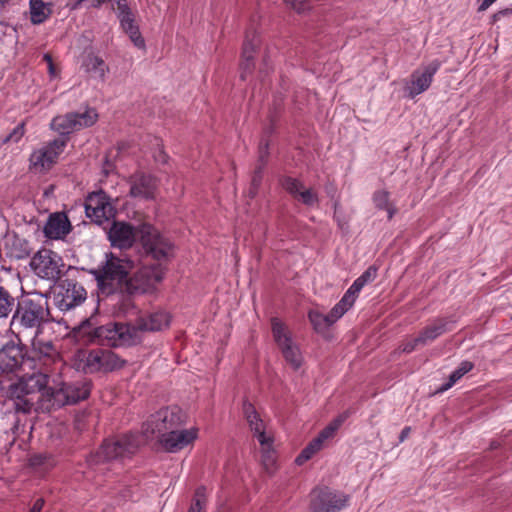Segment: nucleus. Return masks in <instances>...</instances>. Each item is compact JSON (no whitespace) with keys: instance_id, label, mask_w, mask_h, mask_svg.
I'll return each mask as SVG.
<instances>
[{"instance_id":"f257e3e1","label":"nucleus","mask_w":512,"mask_h":512,"mask_svg":"<svg viewBox=\"0 0 512 512\" xmlns=\"http://www.w3.org/2000/svg\"><path fill=\"white\" fill-rule=\"evenodd\" d=\"M48 375L34 372L29 378L10 387V400L17 413L28 414L32 411L50 412L67 404L85 400L90 394L89 384H63L54 389L47 387Z\"/></svg>"},{"instance_id":"f03ea898","label":"nucleus","mask_w":512,"mask_h":512,"mask_svg":"<svg viewBox=\"0 0 512 512\" xmlns=\"http://www.w3.org/2000/svg\"><path fill=\"white\" fill-rule=\"evenodd\" d=\"M136 237L140 238L147 255L155 260H166L172 255V243L149 224H142L135 229L125 222H113L108 231V239L113 247L120 249L133 245Z\"/></svg>"},{"instance_id":"7ed1b4c3","label":"nucleus","mask_w":512,"mask_h":512,"mask_svg":"<svg viewBox=\"0 0 512 512\" xmlns=\"http://www.w3.org/2000/svg\"><path fill=\"white\" fill-rule=\"evenodd\" d=\"M97 120L98 113L93 108H87L84 112H69L54 117L50 126L60 136L45 144L32 157H35L36 160H54L64 151L69 134L91 127Z\"/></svg>"},{"instance_id":"20e7f679","label":"nucleus","mask_w":512,"mask_h":512,"mask_svg":"<svg viewBox=\"0 0 512 512\" xmlns=\"http://www.w3.org/2000/svg\"><path fill=\"white\" fill-rule=\"evenodd\" d=\"M48 318V300L43 295L36 294L17 303L10 321V330L19 339L21 335L36 336Z\"/></svg>"},{"instance_id":"39448f33","label":"nucleus","mask_w":512,"mask_h":512,"mask_svg":"<svg viewBox=\"0 0 512 512\" xmlns=\"http://www.w3.org/2000/svg\"><path fill=\"white\" fill-rule=\"evenodd\" d=\"M0 371L7 376L17 377V383L23 378H29L34 372H41L36 368L34 358L26 356L24 348L14 342L7 343L0 349ZM13 384L16 382L9 388ZM8 394L10 395V389Z\"/></svg>"},{"instance_id":"423d86ee","label":"nucleus","mask_w":512,"mask_h":512,"mask_svg":"<svg viewBox=\"0 0 512 512\" xmlns=\"http://www.w3.org/2000/svg\"><path fill=\"white\" fill-rule=\"evenodd\" d=\"M123 361L111 350H78L74 355V366L86 374L109 372L121 368Z\"/></svg>"},{"instance_id":"0eeeda50","label":"nucleus","mask_w":512,"mask_h":512,"mask_svg":"<svg viewBox=\"0 0 512 512\" xmlns=\"http://www.w3.org/2000/svg\"><path fill=\"white\" fill-rule=\"evenodd\" d=\"M243 412L253 436L259 442L263 466L270 473L273 471L276 464L273 438L271 434L266 431L264 421L260 418L251 403L247 401L243 403Z\"/></svg>"},{"instance_id":"6e6552de","label":"nucleus","mask_w":512,"mask_h":512,"mask_svg":"<svg viewBox=\"0 0 512 512\" xmlns=\"http://www.w3.org/2000/svg\"><path fill=\"white\" fill-rule=\"evenodd\" d=\"M133 268V262L127 259L116 257L112 254L106 256L104 265L94 269L91 273L103 291L110 293L114 286L128 281V274Z\"/></svg>"},{"instance_id":"1a4fd4ad","label":"nucleus","mask_w":512,"mask_h":512,"mask_svg":"<svg viewBox=\"0 0 512 512\" xmlns=\"http://www.w3.org/2000/svg\"><path fill=\"white\" fill-rule=\"evenodd\" d=\"M184 424V416L178 407L162 408L152 414L143 425V434L146 439L156 436L161 438L164 434L180 428Z\"/></svg>"},{"instance_id":"9d476101","label":"nucleus","mask_w":512,"mask_h":512,"mask_svg":"<svg viewBox=\"0 0 512 512\" xmlns=\"http://www.w3.org/2000/svg\"><path fill=\"white\" fill-rule=\"evenodd\" d=\"M95 337L103 345L118 347L137 343V328L130 324L110 322L95 329Z\"/></svg>"},{"instance_id":"9b49d317","label":"nucleus","mask_w":512,"mask_h":512,"mask_svg":"<svg viewBox=\"0 0 512 512\" xmlns=\"http://www.w3.org/2000/svg\"><path fill=\"white\" fill-rule=\"evenodd\" d=\"M140 445V439L137 435L127 434L114 439L104 441L100 450L95 456V462L111 461L122 459L133 454Z\"/></svg>"},{"instance_id":"f8f14e48","label":"nucleus","mask_w":512,"mask_h":512,"mask_svg":"<svg viewBox=\"0 0 512 512\" xmlns=\"http://www.w3.org/2000/svg\"><path fill=\"white\" fill-rule=\"evenodd\" d=\"M273 338L282 352L286 362L298 369L302 365L303 357L297 344L292 340L287 327L277 318L271 321Z\"/></svg>"},{"instance_id":"ddd939ff","label":"nucleus","mask_w":512,"mask_h":512,"mask_svg":"<svg viewBox=\"0 0 512 512\" xmlns=\"http://www.w3.org/2000/svg\"><path fill=\"white\" fill-rule=\"evenodd\" d=\"M85 299L86 290L73 280L62 281L53 292L54 304L61 311H69L82 304Z\"/></svg>"},{"instance_id":"4468645a","label":"nucleus","mask_w":512,"mask_h":512,"mask_svg":"<svg viewBox=\"0 0 512 512\" xmlns=\"http://www.w3.org/2000/svg\"><path fill=\"white\" fill-rule=\"evenodd\" d=\"M165 270L160 263L143 265L133 277L127 281L130 293H146L162 281Z\"/></svg>"},{"instance_id":"2eb2a0df","label":"nucleus","mask_w":512,"mask_h":512,"mask_svg":"<svg viewBox=\"0 0 512 512\" xmlns=\"http://www.w3.org/2000/svg\"><path fill=\"white\" fill-rule=\"evenodd\" d=\"M31 269L42 279L55 280L61 274L62 258L49 249L39 250L31 259Z\"/></svg>"},{"instance_id":"dca6fc26","label":"nucleus","mask_w":512,"mask_h":512,"mask_svg":"<svg viewBox=\"0 0 512 512\" xmlns=\"http://www.w3.org/2000/svg\"><path fill=\"white\" fill-rule=\"evenodd\" d=\"M346 418L347 415L344 413L333 419L323 430L320 431L318 436L309 442V444L301 451L295 460L296 463L298 465H302L311 459L313 455L319 452L325 446L327 441L334 438L336 432L345 422Z\"/></svg>"},{"instance_id":"f3484780","label":"nucleus","mask_w":512,"mask_h":512,"mask_svg":"<svg viewBox=\"0 0 512 512\" xmlns=\"http://www.w3.org/2000/svg\"><path fill=\"white\" fill-rule=\"evenodd\" d=\"M349 501V496L328 488L315 489L311 494V509L313 512H338Z\"/></svg>"},{"instance_id":"a211bd4d","label":"nucleus","mask_w":512,"mask_h":512,"mask_svg":"<svg viewBox=\"0 0 512 512\" xmlns=\"http://www.w3.org/2000/svg\"><path fill=\"white\" fill-rule=\"evenodd\" d=\"M85 211L87 217L97 224H102L115 215V209L110 199L103 191L93 192L87 197Z\"/></svg>"},{"instance_id":"6ab92c4d","label":"nucleus","mask_w":512,"mask_h":512,"mask_svg":"<svg viewBox=\"0 0 512 512\" xmlns=\"http://www.w3.org/2000/svg\"><path fill=\"white\" fill-rule=\"evenodd\" d=\"M441 64L440 60L434 59L427 65H422L411 74L410 84L407 88L410 98H415L430 87L433 77L440 69Z\"/></svg>"},{"instance_id":"aec40b11","label":"nucleus","mask_w":512,"mask_h":512,"mask_svg":"<svg viewBox=\"0 0 512 512\" xmlns=\"http://www.w3.org/2000/svg\"><path fill=\"white\" fill-rule=\"evenodd\" d=\"M260 43L261 39L258 32L252 27L248 28L245 33L240 62V77L242 80H246L254 71V56Z\"/></svg>"},{"instance_id":"412c9836","label":"nucleus","mask_w":512,"mask_h":512,"mask_svg":"<svg viewBox=\"0 0 512 512\" xmlns=\"http://www.w3.org/2000/svg\"><path fill=\"white\" fill-rule=\"evenodd\" d=\"M198 436L197 428L174 429L159 439L161 446L168 452L175 453L193 443Z\"/></svg>"},{"instance_id":"4be33fe9","label":"nucleus","mask_w":512,"mask_h":512,"mask_svg":"<svg viewBox=\"0 0 512 512\" xmlns=\"http://www.w3.org/2000/svg\"><path fill=\"white\" fill-rule=\"evenodd\" d=\"M349 309L348 305L343 303L341 298L327 315L318 311H311L308 316L314 329L317 331H323L339 320Z\"/></svg>"},{"instance_id":"5701e85b","label":"nucleus","mask_w":512,"mask_h":512,"mask_svg":"<svg viewBox=\"0 0 512 512\" xmlns=\"http://www.w3.org/2000/svg\"><path fill=\"white\" fill-rule=\"evenodd\" d=\"M170 317L167 312L157 311L137 319L133 327L137 328V342L140 340V333L144 331H160L168 327Z\"/></svg>"},{"instance_id":"b1692460","label":"nucleus","mask_w":512,"mask_h":512,"mask_svg":"<svg viewBox=\"0 0 512 512\" xmlns=\"http://www.w3.org/2000/svg\"><path fill=\"white\" fill-rule=\"evenodd\" d=\"M282 187L295 199L307 206L318 202V197L311 189L304 188L303 184L296 178L286 176L281 180Z\"/></svg>"},{"instance_id":"393cba45","label":"nucleus","mask_w":512,"mask_h":512,"mask_svg":"<svg viewBox=\"0 0 512 512\" xmlns=\"http://www.w3.org/2000/svg\"><path fill=\"white\" fill-rule=\"evenodd\" d=\"M43 231L49 239H62L71 231V223L65 213H53L49 216Z\"/></svg>"},{"instance_id":"a878e982","label":"nucleus","mask_w":512,"mask_h":512,"mask_svg":"<svg viewBox=\"0 0 512 512\" xmlns=\"http://www.w3.org/2000/svg\"><path fill=\"white\" fill-rule=\"evenodd\" d=\"M377 277V268L374 266L368 267L348 288L345 294L342 296L343 303H346L348 307L351 309L354 305L358 294L362 290V288Z\"/></svg>"},{"instance_id":"bb28decb","label":"nucleus","mask_w":512,"mask_h":512,"mask_svg":"<svg viewBox=\"0 0 512 512\" xmlns=\"http://www.w3.org/2000/svg\"><path fill=\"white\" fill-rule=\"evenodd\" d=\"M156 182L150 176L139 177L131 187V194L134 197L151 199L155 195Z\"/></svg>"},{"instance_id":"cd10ccee","label":"nucleus","mask_w":512,"mask_h":512,"mask_svg":"<svg viewBox=\"0 0 512 512\" xmlns=\"http://www.w3.org/2000/svg\"><path fill=\"white\" fill-rule=\"evenodd\" d=\"M30 20L33 24L38 25L44 23L52 14L51 3L43 0H30Z\"/></svg>"},{"instance_id":"c85d7f7f","label":"nucleus","mask_w":512,"mask_h":512,"mask_svg":"<svg viewBox=\"0 0 512 512\" xmlns=\"http://www.w3.org/2000/svg\"><path fill=\"white\" fill-rule=\"evenodd\" d=\"M447 330V323L444 320H436L424 328L419 336H417V342H422V346H425Z\"/></svg>"},{"instance_id":"c756f323","label":"nucleus","mask_w":512,"mask_h":512,"mask_svg":"<svg viewBox=\"0 0 512 512\" xmlns=\"http://www.w3.org/2000/svg\"><path fill=\"white\" fill-rule=\"evenodd\" d=\"M82 66L85 68L86 72L92 73L101 80H104L106 72L108 71V67L104 60L93 53H89L85 57Z\"/></svg>"},{"instance_id":"7c9ffc66","label":"nucleus","mask_w":512,"mask_h":512,"mask_svg":"<svg viewBox=\"0 0 512 512\" xmlns=\"http://www.w3.org/2000/svg\"><path fill=\"white\" fill-rule=\"evenodd\" d=\"M135 150V145L127 141H121L115 147L109 150L104 160H116L118 158H127L134 155Z\"/></svg>"},{"instance_id":"2f4dec72","label":"nucleus","mask_w":512,"mask_h":512,"mask_svg":"<svg viewBox=\"0 0 512 512\" xmlns=\"http://www.w3.org/2000/svg\"><path fill=\"white\" fill-rule=\"evenodd\" d=\"M474 365L470 361H463L449 376V380L439 388V392H444L456 384L466 373L473 369Z\"/></svg>"},{"instance_id":"473e14b6","label":"nucleus","mask_w":512,"mask_h":512,"mask_svg":"<svg viewBox=\"0 0 512 512\" xmlns=\"http://www.w3.org/2000/svg\"><path fill=\"white\" fill-rule=\"evenodd\" d=\"M32 353L34 354V356H32L34 359L36 356L53 358L56 355V350L50 341L44 342L33 338Z\"/></svg>"},{"instance_id":"72a5a7b5","label":"nucleus","mask_w":512,"mask_h":512,"mask_svg":"<svg viewBox=\"0 0 512 512\" xmlns=\"http://www.w3.org/2000/svg\"><path fill=\"white\" fill-rule=\"evenodd\" d=\"M15 307V298L11 293L0 286V319L7 318Z\"/></svg>"},{"instance_id":"f704fd0d","label":"nucleus","mask_w":512,"mask_h":512,"mask_svg":"<svg viewBox=\"0 0 512 512\" xmlns=\"http://www.w3.org/2000/svg\"><path fill=\"white\" fill-rule=\"evenodd\" d=\"M373 201L377 208L384 209L388 213V219H391L396 213L395 207L389 201V193L385 190H380L374 193Z\"/></svg>"},{"instance_id":"c9c22d12","label":"nucleus","mask_w":512,"mask_h":512,"mask_svg":"<svg viewBox=\"0 0 512 512\" xmlns=\"http://www.w3.org/2000/svg\"><path fill=\"white\" fill-rule=\"evenodd\" d=\"M206 495L205 488H198L188 512H205Z\"/></svg>"},{"instance_id":"e433bc0d","label":"nucleus","mask_w":512,"mask_h":512,"mask_svg":"<svg viewBox=\"0 0 512 512\" xmlns=\"http://www.w3.org/2000/svg\"><path fill=\"white\" fill-rule=\"evenodd\" d=\"M24 134H25V123L21 122L12 130V132L9 135H7L4 138L3 144H6L8 142L17 143L24 136Z\"/></svg>"},{"instance_id":"4c0bfd02","label":"nucleus","mask_w":512,"mask_h":512,"mask_svg":"<svg viewBox=\"0 0 512 512\" xmlns=\"http://www.w3.org/2000/svg\"><path fill=\"white\" fill-rule=\"evenodd\" d=\"M287 5H290L298 13H303L309 9L306 0H283Z\"/></svg>"},{"instance_id":"58836bf2","label":"nucleus","mask_w":512,"mask_h":512,"mask_svg":"<svg viewBox=\"0 0 512 512\" xmlns=\"http://www.w3.org/2000/svg\"><path fill=\"white\" fill-rule=\"evenodd\" d=\"M132 43L139 49H145V40L142 37L140 30H136L128 35Z\"/></svg>"},{"instance_id":"ea45409f","label":"nucleus","mask_w":512,"mask_h":512,"mask_svg":"<svg viewBox=\"0 0 512 512\" xmlns=\"http://www.w3.org/2000/svg\"><path fill=\"white\" fill-rule=\"evenodd\" d=\"M418 346H422V342H417V337L407 340L400 346L402 352L405 353H411L414 351Z\"/></svg>"},{"instance_id":"a19ab883","label":"nucleus","mask_w":512,"mask_h":512,"mask_svg":"<svg viewBox=\"0 0 512 512\" xmlns=\"http://www.w3.org/2000/svg\"><path fill=\"white\" fill-rule=\"evenodd\" d=\"M117 17L119 19L120 26L126 25L128 23H132L135 21V15L132 12V10H129L123 14H118Z\"/></svg>"},{"instance_id":"79ce46f5","label":"nucleus","mask_w":512,"mask_h":512,"mask_svg":"<svg viewBox=\"0 0 512 512\" xmlns=\"http://www.w3.org/2000/svg\"><path fill=\"white\" fill-rule=\"evenodd\" d=\"M45 505V501L43 498H38L29 509L28 512H41Z\"/></svg>"},{"instance_id":"37998d69","label":"nucleus","mask_w":512,"mask_h":512,"mask_svg":"<svg viewBox=\"0 0 512 512\" xmlns=\"http://www.w3.org/2000/svg\"><path fill=\"white\" fill-rule=\"evenodd\" d=\"M121 28L123 29V31H124L127 35H129V34H131L132 32H134V31L138 30V29H139V26H138V25L135 23V21H134V22H132V23H128V24H126V25L121 26Z\"/></svg>"},{"instance_id":"c03bdc74","label":"nucleus","mask_w":512,"mask_h":512,"mask_svg":"<svg viewBox=\"0 0 512 512\" xmlns=\"http://www.w3.org/2000/svg\"><path fill=\"white\" fill-rule=\"evenodd\" d=\"M496 0H482L478 7V11L482 12L487 10Z\"/></svg>"},{"instance_id":"a18cd8bd","label":"nucleus","mask_w":512,"mask_h":512,"mask_svg":"<svg viewBox=\"0 0 512 512\" xmlns=\"http://www.w3.org/2000/svg\"><path fill=\"white\" fill-rule=\"evenodd\" d=\"M23 244L25 247H23L21 251L18 254H16V257L19 259L25 258L30 254V249L27 247V243L24 242Z\"/></svg>"},{"instance_id":"49530a36","label":"nucleus","mask_w":512,"mask_h":512,"mask_svg":"<svg viewBox=\"0 0 512 512\" xmlns=\"http://www.w3.org/2000/svg\"><path fill=\"white\" fill-rule=\"evenodd\" d=\"M48 73L51 77L58 76L59 71L54 63H50V65H48Z\"/></svg>"},{"instance_id":"de8ad7c7","label":"nucleus","mask_w":512,"mask_h":512,"mask_svg":"<svg viewBox=\"0 0 512 512\" xmlns=\"http://www.w3.org/2000/svg\"><path fill=\"white\" fill-rule=\"evenodd\" d=\"M409 433H410V427H405L400 433V436H399L400 442H403L408 437Z\"/></svg>"},{"instance_id":"09e8293b","label":"nucleus","mask_w":512,"mask_h":512,"mask_svg":"<svg viewBox=\"0 0 512 512\" xmlns=\"http://www.w3.org/2000/svg\"><path fill=\"white\" fill-rule=\"evenodd\" d=\"M43 60L47 63V66L50 65V63H54L53 62V58H52V56L49 53H46L43 56Z\"/></svg>"},{"instance_id":"8fccbe9b","label":"nucleus","mask_w":512,"mask_h":512,"mask_svg":"<svg viewBox=\"0 0 512 512\" xmlns=\"http://www.w3.org/2000/svg\"><path fill=\"white\" fill-rule=\"evenodd\" d=\"M253 185H257L256 178L253 179Z\"/></svg>"}]
</instances>
